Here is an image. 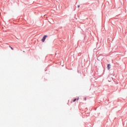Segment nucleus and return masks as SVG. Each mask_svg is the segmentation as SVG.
I'll return each instance as SVG.
<instances>
[{"instance_id":"1","label":"nucleus","mask_w":127,"mask_h":127,"mask_svg":"<svg viewBox=\"0 0 127 127\" xmlns=\"http://www.w3.org/2000/svg\"><path fill=\"white\" fill-rule=\"evenodd\" d=\"M48 36H46V35H45V36H44V37H43L42 39V42H44L46 38H47Z\"/></svg>"},{"instance_id":"2","label":"nucleus","mask_w":127,"mask_h":127,"mask_svg":"<svg viewBox=\"0 0 127 127\" xmlns=\"http://www.w3.org/2000/svg\"><path fill=\"white\" fill-rule=\"evenodd\" d=\"M110 66H111L110 64H108L107 67L108 68V70H110V69H111Z\"/></svg>"},{"instance_id":"3","label":"nucleus","mask_w":127,"mask_h":127,"mask_svg":"<svg viewBox=\"0 0 127 127\" xmlns=\"http://www.w3.org/2000/svg\"><path fill=\"white\" fill-rule=\"evenodd\" d=\"M76 100H77V99H74L73 100V102H75V101H76Z\"/></svg>"},{"instance_id":"4","label":"nucleus","mask_w":127,"mask_h":127,"mask_svg":"<svg viewBox=\"0 0 127 127\" xmlns=\"http://www.w3.org/2000/svg\"><path fill=\"white\" fill-rule=\"evenodd\" d=\"M10 47V48H11L12 50H13V48H12V47Z\"/></svg>"},{"instance_id":"5","label":"nucleus","mask_w":127,"mask_h":127,"mask_svg":"<svg viewBox=\"0 0 127 127\" xmlns=\"http://www.w3.org/2000/svg\"><path fill=\"white\" fill-rule=\"evenodd\" d=\"M78 7H80V4H78V5H77Z\"/></svg>"},{"instance_id":"6","label":"nucleus","mask_w":127,"mask_h":127,"mask_svg":"<svg viewBox=\"0 0 127 127\" xmlns=\"http://www.w3.org/2000/svg\"><path fill=\"white\" fill-rule=\"evenodd\" d=\"M77 100H79V98H77Z\"/></svg>"},{"instance_id":"7","label":"nucleus","mask_w":127,"mask_h":127,"mask_svg":"<svg viewBox=\"0 0 127 127\" xmlns=\"http://www.w3.org/2000/svg\"><path fill=\"white\" fill-rule=\"evenodd\" d=\"M85 100H86V98H85Z\"/></svg>"}]
</instances>
